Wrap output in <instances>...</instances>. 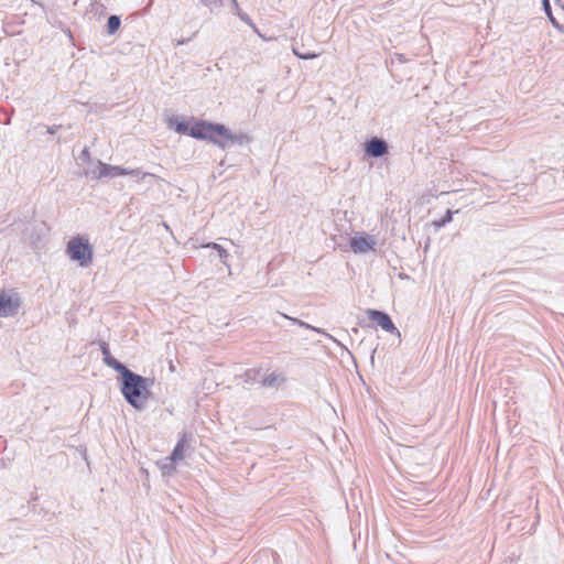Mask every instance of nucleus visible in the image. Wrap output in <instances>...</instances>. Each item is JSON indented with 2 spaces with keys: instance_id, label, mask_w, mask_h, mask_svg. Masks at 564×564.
I'll return each mask as SVG.
<instances>
[{
  "instance_id": "nucleus-15",
  "label": "nucleus",
  "mask_w": 564,
  "mask_h": 564,
  "mask_svg": "<svg viewBox=\"0 0 564 564\" xmlns=\"http://www.w3.org/2000/svg\"><path fill=\"white\" fill-rule=\"evenodd\" d=\"M11 299L6 295H0V316H9L14 312L10 308Z\"/></svg>"
},
{
  "instance_id": "nucleus-1",
  "label": "nucleus",
  "mask_w": 564,
  "mask_h": 564,
  "mask_svg": "<svg viewBox=\"0 0 564 564\" xmlns=\"http://www.w3.org/2000/svg\"><path fill=\"white\" fill-rule=\"evenodd\" d=\"M120 375V391L124 400L135 410H143L151 394L149 388L153 384V379L134 373L129 368L123 369Z\"/></svg>"
},
{
  "instance_id": "nucleus-22",
  "label": "nucleus",
  "mask_w": 564,
  "mask_h": 564,
  "mask_svg": "<svg viewBox=\"0 0 564 564\" xmlns=\"http://www.w3.org/2000/svg\"><path fill=\"white\" fill-rule=\"evenodd\" d=\"M259 370L257 369H249L245 372L243 375V378H245V381L246 382H251V381H256L257 380V377L259 375Z\"/></svg>"
},
{
  "instance_id": "nucleus-17",
  "label": "nucleus",
  "mask_w": 564,
  "mask_h": 564,
  "mask_svg": "<svg viewBox=\"0 0 564 564\" xmlns=\"http://www.w3.org/2000/svg\"><path fill=\"white\" fill-rule=\"evenodd\" d=\"M161 470L164 476H171L175 471V462L165 458L161 464Z\"/></svg>"
},
{
  "instance_id": "nucleus-7",
  "label": "nucleus",
  "mask_w": 564,
  "mask_h": 564,
  "mask_svg": "<svg viewBox=\"0 0 564 564\" xmlns=\"http://www.w3.org/2000/svg\"><path fill=\"white\" fill-rule=\"evenodd\" d=\"M376 245V239L367 234H361L350 239V247L355 253H366L375 250Z\"/></svg>"
},
{
  "instance_id": "nucleus-11",
  "label": "nucleus",
  "mask_w": 564,
  "mask_h": 564,
  "mask_svg": "<svg viewBox=\"0 0 564 564\" xmlns=\"http://www.w3.org/2000/svg\"><path fill=\"white\" fill-rule=\"evenodd\" d=\"M109 171H110V177L128 175V173H140V169L129 170L126 167H121L118 165H110V164H109Z\"/></svg>"
},
{
  "instance_id": "nucleus-2",
  "label": "nucleus",
  "mask_w": 564,
  "mask_h": 564,
  "mask_svg": "<svg viewBox=\"0 0 564 564\" xmlns=\"http://www.w3.org/2000/svg\"><path fill=\"white\" fill-rule=\"evenodd\" d=\"M66 254L70 260L76 261L80 267L86 268L93 262L94 249L87 238L83 236H75L67 242Z\"/></svg>"
},
{
  "instance_id": "nucleus-24",
  "label": "nucleus",
  "mask_w": 564,
  "mask_h": 564,
  "mask_svg": "<svg viewBox=\"0 0 564 564\" xmlns=\"http://www.w3.org/2000/svg\"><path fill=\"white\" fill-rule=\"evenodd\" d=\"M542 3H543L545 13L550 17V20L552 21V23L555 24V19L552 17L551 4H550L549 0H542Z\"/></svg>"
},
{
  "instance_id": "nucleus-21",
  "label": "nucleus",
  "mask_w": 564,
  "mask_h": 564,
  "mask_svg": "<svg viewBox=\"0 0 564 564\" xmlns=\"http://www.w3.org/2000/svg\"><path fill=\"white\" fill-rule=\"evenodd\" d=\"M453 219V212L452 210H447L445 213V215L438 220L435 223V225L437 227H443L445 226L446 224L451 223Z\"/></svg>"
},
{
  "instance_id": "nucleus-6",
  "label": "nucleus",
  "mask_w": 564,
  "mask_h": 564,
  "mask_svg": "<svg viewBox=\"0 0 564 564\" xmlns=\"http://www.w3.org/2000/svg\"><path fill=\"white\" fill-rule=\"evenodd\" d=\"M365 152L371 158H381L389 152V145L386 140L372 137L365 143Z\"/></svg>"
},
{
  "instance_id": "nucleus-23",
  "label": "nucleus",
  "mask_w": 564,
  "mask_h": 564,
  "mask_svg": "<svg viewBox=\"0 0 564 564\" xmlns=\"http://www.w3.org/2000/svg\"><path fill=\"white\" fill-rule=\"evenodd\" d=\"M128 175L140 176V180H144L147 177L161 180L158 175H155L153 173H149V172H142L141 170H140V173H128Z\"/></svg>"
},
{
  "instance_id": "nucleus-8",
  "label": "nucleus",
  "mask_w": 564,
  "mask_h": 564,
  "mask_svg": "<svg viewBox=\"0 0 564 564\" xmlns=\"http://www.w3.org/2000/svg\"><path fill=\"white\" fill-rule=\"evenodd\" d=\"M100 350L104 356V362L108 367L112 368L113 370H116L119 373L121 371H123V369L127 368L122 362L118 361L115 357L111 356L110 349H109V346L107 343L102 341L100 344Z\"/></svg>"
},
{
  "instance_id": "nucleus-25",
  "label": "nucleus",
  "mask_w": 564,
  "mask_h": 564,
  "mask_svg": "<svg viewBox=\"0 0 564 564\" xmlns=\"http://www.w3.org/2000/svg\"><path fill=\"white\" fill-rule=\"evenodd\" d=\"M80 159H83L84 161H89L90 153H89V150L87 148L82 151Z\"/></svg>"
},
{
  "instance_id": "nucleus-26",
  "label": "nucleus",
  "mask_w": 564,
  "mask_h": 564,
  "mask_svg": "<svg viewBox=\"0 0 564 564\" xmlns=\"http://www.w3.org/2000/svg\"><path fill=\"white\" fill-rule=\"evenodd\" d=\"M62 126L47 127V132L54 134Z\"/></svg>"
},
{
  "instance_id": "nucleus-27",
  "label": "nucleus",
  "mask_w": 564,
  "mask_h": 564,
  "mask_svg": "<svg viewBox=\"0 0 564 564\" xmlns=\"http://www.w3.org/2000/svg\"><path fill=\"white\" fill-rule=\"evenodd\" d=\"M397 58L401 62V63H404L405 62V58L403 57L402 54H395Z\"/></svg>"
},
{
  "instance_id": "nucleus-5",
  "label": "nucleus",
  "mask_w": 564,
  "mask_h": 564,
  "mask_svg": "<svg viewBox=\"0 0 564 564\" xmlns=\"http://www.w3.org/2000/svg\"><path fill=\"white\" fill-rule=\"evenodd\" d=\"M367 315L370 321L376 322L383 330L395 333L400 337V332L394 326L391 317L386 312L368 310Z\"/></svg>"
},
{
  "instance_id": "nucleus-10",
  "label": "nucleus",
  "mask_w": 564,
  "mask_h": 564,
  "mask_svg": "<svg viewBox=\"0 0 564 564\" xmlns=\"http://www.w3.org/2000/svg\"><path fill=\"white\" fill-rule=\"evenodd\" d=\"M231 6L235 10V13L239 17V19L241 21H243L245 23H247L257 34H259L261 36L257 25L253 23V21L250 19V17L240 9L237 0H232Z\"/></svg>"
},
{
  "instance_id": "nucleus-20",
  "label": "nucleus",
  "mask_w": 564,
  "mask_h": 564,
  "mask_svg": "<svg viewBox=\"0 0 564 564\" xmlns=\"http://www.w3.org/2000/svg\"><path fill=\"white\" fill-rule=\"evenodd\" d=\"M293 53H294V55H296L299 58H302V59H313L318 56L317 54L312 53V52L302 53L297 47H293Z\"/></svg>"
},
{
  "instance_id": "nucleus-14",
  "label": "nucleus",
  "mask_w": 564,
  "mask_h": 564,
  "mask_svg": "<svg viewBox=\"0 0 564 564\" xmlns=\"http://www.w3.org/2000/svg\"><path fill=\"white\" fill-rule=\"evenodd\" d=\"M91 174L96 178L110 176L109 164L98 161V166L96 170L91 171Z\"/></svg>"
},
{
  "instance_id": "nucleus-12",
  "label": "nucleus",
  "mask_w": 564,
  "mask_h": 564,
  "mask_svg": "<svg viewBox=\"0 0 564 564\" xmlns=\"http://www.w3.org/2000/svg\"><path fill=\"white\" fill-rule=\"evenodd\" d=\"M183 452H184V440L177 442L176 446L174 447L173 452L169 457H166V460H174L175 463L177 460L183 459Z\"/></svg>"
},
{
  "instance_id": "nucleus-16",
  "label": "nucleus",
  "mask_w": 564,
  "mask_h": 564,
  "mask_svg": "<svg viewBox=\"0 0 564 564\" xmlns=\"http://www.w3.org/2000/svg\"><path fill=\"white\" fill-rule=\"evenodd\" d=\"M174 129L176 132L178 133H187L191 129H188V123L185 122L184 120H178L177 118H175V120L171 119L170 120V124H174Z\"/></svg>"
},
{
  "instance_id": "nucleus-19",
  "label": "nucleus",
  "mask_w": 564,
  "mask_h": 564,
  "mask_svg": "<svg viewBox=\"0 0 564 564\" xmlns=\"http://www.w3.org/2000/svg\"><path fill=\"white\" fill-rule=\"evenodd\" d=\"M278 380H279V375L270 373L262 379L261 383L263 387H273L276 384Z\"/></svg>"
},
{
  "instance_id": "nucleus-9",
  "label": "nucleus",
  "mask_w": 564,
  "mask_h": 564,
  "mask_svg": "<svg viewBox=\"0 0 564 564\" xmlns=\"http://www.w3.org/2000/svg\"><path fill=\"white\" fill-rule=\"evenodd\" d=\"M283 317L284 318H288L290 321H292L294 324L299 325L300 327H303V328H306V329H311V330H314L318 334H322L324 335L325 337H327L328 339L333 340L336 345H338L339 347L341 348H345V346L339 341L337 340L334 336H332L330 334L326 333L324 329L322 328H318V327H315L313 325H310L301 319H297V318H293V317H290L285 314H283Z\"/></svg>"
},
{
  "instance_id": "nucleus-3",
  "label": "nucleus",
  "mask_w": 564,
  "mask_h": 564,
  "mask_svg": "<svg viewBox=\"0 0 564 564\" xmlns=\"http://www.w3.org/2000/svg\"><path fill=\"white\" fill-rule=\"evenodd\" d=\"M219 133H226V127L207 121H198L189 130L191 137L199 140H209L216 145L218 144Z\"/></svg>"
},
{
  "instance_id": "nucleus-18",
  "label": "nucleus",
  "mask_w": 564,
  "mask_h": 564,
  "mask_svg": "<svg viewBox=\"0 0 564 564\" xmlns=\"http://www.w3.org/2000/svg\"><path fill=\"white\" fill-rule=\"evenodd\" d=\"M205 248H213L216 250V252H218L220 259H226L229 254H228V251L223 248L220 245L216 243V242H210V243H207L205 245Z\"/></svg>"
},
{
  "instance_id": "nucleus-4",
  "label": "nucleus",
  "mask_w": 564,
  "mask_h": 564,
  "mask_svg": "<svg viewBox=\"0 0 564 564\" xmlns=\"http://www.w3.org/2000/svg\"><path fill=\"white\" fill-rule=\"evenodd\" d=\"M251 141V138L245 132H231L226 128V133H219L218 147L221 149H226L231 147L232 144H248Z\"/></svg>"
},
{
  "instance_id": "nucleus-28",
  "label": "nucleus",
  "mask_w": 564,
  "mask_h": 564,
  "mask_svg": "<svg viewBox=\"0 0 564 564\" xmlns=\"http://www.w3.org/2000/svg\"><path fill=\"white\" fill-rule=\"evenodd\" d=\"M185 42H186L185 40H182V41H178L177 44L181 45V44H184Z\"/></svg>"
},
{
  "instance_id": "nucleus-13",
  "label": "nucleus",
  "mask_w": 564,
  "mask_h": 564,
  "mask_svg": "<svg viewBox=\"0 0 564 564\" xmlns=\"http://www.w3.org/2000/svg\"><path fill=\"white\" fill-rule=\"evenodd\" d=\"M121 24V20L119 15H110L107 21V32L108 34L112 35L115 34Z\"/></svg>"
}]
</instances>
